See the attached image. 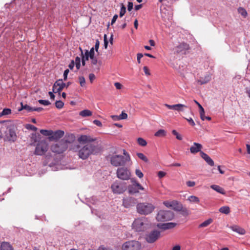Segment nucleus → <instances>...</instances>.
Here are the masks:
<instances>
[{
	"instance_id": "nucleus-1",
	"label": "nucleus",
	"mask_w": 250,
	"mask_h": 250,
	"mask_svg": "<svg viewBox=\"0 0 250 250\" xmlns=\"http://www.w3.org/2000/svg\"><path fill=\"white\" fill-rule=\"evenodd\" d=\"M123 154L124 155L119 154L116 152H112L108 154L106 159L113 167L125 166L131 161V158L129 154L125 149H123Z\"/></svg>"
},
{
	"instance_id": "nucleus-2",
	"label": "nucleus",
	"mask_w": 250,
	"mask_h": 250,
	"mask_svg": "<svg viewBox=\"0 0 250 250\" xmlns=\"http://www.w3.org/2000/svg\"><path fill=\"white\" fill-rule=\"evenodd\" d=\"M3 124L2 128L6 129L4 131L5 138L9 141L15 142L17 138L16 125L11 121L3 122Z\"/></svg>"
},
{
	"instance_id": "nucleus-3",
	"label": "nucleus",
	"mask_w": 250,
	"mask_h": 250,
	"mask_svg": "<svg viewBox=\"0 0 250 250\" xmlns=\"http://www.w3.org/2000/svg\"><path fill=\"white\" fill-rule=\"evenodd\" d=\"M70 140H62L58 143L52 145L51 146V150L52 152L60 154L65 151L68 148V143H71L75 140V136L73 134L68 135Z\"/></svg>"
},
{
	"instance_id": "nucleus-4",
	"label": "nucleus",
	"mask_w": 250,
	"mask_h": 250,
	"mask_svg": "<svg viewBox=\"0 0 250 250\" xmlns=\"http://www.w3.org/2000/svg\"><path fill=\"white\" fill-rule=\"evenodd\" d=\"M151 226L150 223L146 217H140L135 219L132 224V228L135 231H145Z\"/></svg>"
},
{
	"instance_id": "nucleus-5",
	"label": "nucleus",
	"mask_w": 250,
	"mask_h": 250,
	"mask_svg": "<svg viewBox=\"0 0 250 250\" xmlns=\"http://www.w3.org/2000/svg\"><path fill=\"white\" fill-rule=\"evenodd\" d=\"M96 146L91 144H87L80 148L78 151L79 158L85 160L90 155L96 153Z\"/></svg>"
},
{
	"instance_id": "nucleus-6",
	"label": "nucleus",
	"mask_w": 250,
	"mask_h": 250,
	"mask_svg": "<svg viewBox=\"0 0 250 250\" xmlns=\"http://www.w3.org/2000/svg\"><path fill=\"white\" fill-rule=\"evenodd\" d=\"M155 208V206L152 204L149 203H140L136 206L137 212L141 215L150 214Z\"/></svg>"
},
{
	"instance_id": "nucleus-7",
	"label": "nucleus",
	"mask_w": 250,
	"mask_h": 250,
	"mask_svg": "<svg viewBox=\"0 0 250 250\" xmlns=\"http://www.w3.org/2000/svg\"><path fill=\"white\" fill-rule=\"evenodd\" d=\"M117 178L122 180H128L130 179L131 173L130 170L124 166L118 167L116 170Z\"/></svg>"
},
{
	"instance_id": "nucleus-8",
	"label": "nucleus",
	"mask_w": 250,
	"mask_h": 250,
	"mask_svg": "<svg viewBox=\"0 0 250 250\" xmlns=\"http://www.w3.org/2000/svg\"><path fill=\"white\" fill-rule=\"evenodd\" d=\"M174 213L171 211L160 210L157 213L156 219L158 221L165 222L172 220Z\"/></svg>"
},
{
	"instance_id": "nucleus-9",
	"label": "nucleus",
	"mask_w": 250,
	"mask_h": 250,
	"mask_svg": "<svg viewBox=\"0 0 250 250\" xmlns=\"http://www.w3.org/2000/svg\"><path fill=\"white\" fill-rule=\"evenodd\" d=\"M189 49V45L184 42L178 43L172 48L174 55H183Z\"/></svg>"
},
{
	"instance_id": "nucleus-10",
	"label": "nucleus",
	"mask_w": 250,
	"mask_h": 250,
	"mask_svg": "<svg viewBox=\"0 0 250 250\" xmlns=\"http://www.w3.org/2000/svg\"><path fill=\"white\" fill-rule=\"evenodd\" d=\"M141 248L140 243L135 240L127 241L122 246L123 250H140Z\"/></svg>"
},
{
	"instance_id": "nucleus-11",
	"label": "nucleus",
	"mask_w": 250,
	"mask_h": 250,
	"mask_svg": "<svg viewBox=\"0 0 250 250\" xmlns=\"http://www.w3.org/2000/svg\"><path fill=\"white\" fill-rule=\"evenodd\" d=\"M48 149V144L46 141L42 140L37 144L34 154L37 155L42 156L47 151Z\"/></svg>"
},
{
	"instance_id": "nucleus-12",
	"label": "nucleus",
	"mask_w": 250,
	"mask_h": 250,
	"mask_svg": "<svg viewBox=\"0 0 250 250\" xmlns=\"http://www.w3.org/2000/svg\"><path fill=\"white\" fill-rule=\"evenodd\" d=\"M112 191L116 194H121L126 189V185L125 183L114 182L111 186Z\"/></svg>"
},
{
	"instance_id": "nucleus-13",
	"label": "nucleus",
	"mask_w": 250,
	"mask_h": 250,
	"mask_svg": "<svg viewBox=\"0 0 250 250\" xmlns=\"http://www.w3.org/2000/svg\"><path fill=\"white\" fill-rule=\"evenodd\" d=\"M160 236V231L155 230L151 231L146 237V241L149 243L156 241Z\"/></svg>"
},
{
	"instance_id": "nucleus-14",
	"label": "nucleus",
	"mask_w": 250,
	"mask_h": 250,
	"mask_svg": "<svg viewBox=\"0 0 250 250\" xmlns=\"http://www.w3.org/2000/svg\"><path fill=\"white\" fill-rule=\"evenodd\" d=\"M163 204L167 208H171L177 211L180 210L182 207L179 203L176 201H172L171 202L166 201L163 202Z\"/></svg>"
},
{
	"instance_id": "nucleus-15",
	"label": "nucleus",
	"mask_w": 250,
	"mask_h": 250,
	"mask_svg": "<svg viewBox=\"0 0 250 250\" xmlns=\"http://www.w3.org/2000/svg\"><path fill=\"white\" fill-rule=\"evenodd\" d=\"M65 87V83L62 82V79L57 81L54 84L53 91L54 93H59Z\"/></svg>"
},
{
	"instance_id": "nucleus-16",
	"label": "nucleus",
	"mask_w": 250,
	"mask_h": 250,
	"mask_svg": "<svg viewBox=\"0 0 250 250\" xmlns=\"http://www.w3.org/2000/svg\"><path fill=\"white\" fill-rule=\"evenodd\" d=\"M51 136L49 138L50 141H57L63 137L64 132L62 130H58L56 131H52Z\"/></svg>"
},
{
	"instance_id": "nucleus-17",
	"label": "nucleus",
	"mask_w": 250,
	"mask_h": 250,
	"mask_svg": "<svg viewBox=\"0 0 250 250\" xmlns=\"http://www.w3.org/2000/svg\"><path fill=\"white\" fill-rule=\"evenodd\" d=\"M144 190V188L139 183H135L134 185H131L128 187V191L130 193H137L139 190Z\"/></svg>"
},
{
	"instance_id": "nucleus-18",
	"label": "nucleus",
	"mask_w": 250,
	"mask_h": 250,
	"mask_svg": "<svg viewBox=\"0 0 250 250\" xmlns=\"http://www.w3.org/2000/svg\"><path fill=\"white\" fill-rule=\"evenodd\" d=\"M165 106L167 107L169 109H172L174 110L177 111L178 112L183 111L184 108L187 107V106L184 104H178L173 105H169L168 104H165Z\"/></svg>"
},
{
	"instance_id": "nucleus-19",
	"label": "nucleus",
	"mask_w": 250,
	"mask_h": 250,
	"mask_svg": "<svg viewBox=\"0 0 250 250\" xmlns=\"http://www.w3.org/2000/svg\"><path fill=\"white\" fill-rule=\"evenodd\" d=\"M202 148L203 146L201 144L194 142L190 148V151L192 154L200 153Z\"/></svg>"
},
{
	"instance_id": "nucleus-20",
	"label": "nucleus",
	"mask_w": 250,
	"mask_h": 250,
	"mask_svg": "<svg viewBox=\"0 0 250 250\" xmlns=\"http://www.w3.org/2000/svg\"><path fill=\"white\" fill-rule=\"evenodd\" d=\"M135 199L132 197H128L124 199L123 202V205L125 208H129L135 204Z\"/></svg>"
},
{
	"instance_id": "nucleus-21",
	"label": "nucleus",
	"mask_w": 250,
	"mask_h": 250,
	"mask_svg": "<svg viewBox=\"0 0 250 250\" xmlns=\"http://www.w3.org/2000/svg\"><path fill=\"white\" fill-rule=\"evenodd\" d=\"M176 226V224L174 223H167L164 224H158L157 227L162 229L166 230L174 228Z\"/></svg>"
},
{
	"instance_id": "nucleus-22",
	"label": "nucleus",
	"mask_w": 250,
	"mask_h": 250,
	"mask_svg": "<svg viewBox=\"0 0 250 250\" xmlns=\"http://www.w3.org/2000/svg\"><path fill=\"white\" fill-rule=\"evenodd\" d=\"M78 141L80 143H86L93 142L95 141V139L92 138L90 136L83 135L80 136L78 138Z\"/></svg>"
},
{
	"instance_id": "nucleus-23",
	"label": "nucleus",
	"mask_w": 250,
	"mask_h": 250,
	"mask_svg": "<svg viewBox=\"0 0 250 250\" xmlns=\"http://www.w3.org/2000/svg\"><path fill=\"white\" fill-rule=\"evenodd\" d=\"M201 157L210 166H213L214 165L213 161L206 153L203 151L200 152Z\"/></svg>"
},
{
	"instance_id": "nucleus-24",
	"label": "nucleus",
	"mask_w": 250,
	"mask_h": 250,
	"mask_svg": "<svg viewBox=\"0 0 250 250\" xmlns=\"http://www.w3.org/2000/svg\"><path fill=\"white\" fill-rule=\"evenodd\" d=\"M211 80V77L209 75H206L203 77H201L199 80L197 81L198 84L200 85L204 84Z\"/></svg>"
},
{
	"instance_id": "nucleus-25",
	"label": "nucleus",
	"mask_w": 250,
	"mask_h": 250,
	"mask_svg": "<svg viewBox=\"0 0 250 250\" xmlns=\"http://www.w3.org/2000/svg\"><path fill=\"white\" fill-rule=\"evenodd\" d=\"M210 188L216 191V192L221 193L223 195H225L226 192L223 188L216 185H212L210 186Z\"/></svg>"
},
{
	"instance_id": "nucleus-26",
	"label": "nucleus",
	"mask_w": 250,
	"mask_h": 250,
	"mask_svg": "<svg viewBox=\"0 0 250 250\" xmlns=\"http://www.w3.org/2000/svg\"><path fill=\"white\" fill-rule=\"evenodd\" d=\"M1 250H14L11 245L8 242H2L0 246Z\"/></svg>"
},
{
	"instance_id": "nucleus-27",
	"label": "nucleus",
	"mask_w": 250,
	"mask_h": 250,
	"mask_svg": "<svg viewBox=\"0 0 250 250\" xmlns=\"http://www.w3.org/2000/svg\"><path fill=\"white\" fill-rule=\"evenodd\" d=\"M230 228L233 231L236 232L240 234H244L245 233V229L237 226H231Z\"/></svg>"
},
{
	"instance_id": "nucleus-28",
	"label": "nucleus",
	"mask_w": 250,
	"mask_h": 250,
	"mask_svg": "<svg viewBox=\"0 0 250 250\" xmlns=\"http://www.w3.org/2000/svg\"><path fill=\"white\" fill-rule=\"evenodd\" d=\"M195 103L198 105L199 110H200V118L202 120H205V110L202 106L196 100H194Z\"/></svg>"
},
{
	"instance_id": "nucleus-29",
	"label": "nucleus",
	"mask_w": 250,
	"mask_h": 250,
	"mask_svg": "<svg viewBox=\"0 0 250 250\" xmlns=\"http://www.w3.org/2000/svg\"><path fill=\"white\" fill-rule=\"evenodd\" d=\"M92 114V112L88 109L81 111L79 113V115L83 117L90 116Z\"/></svg>"
},
{
	"instance_id": "nucleus-30",
	"label": "nucleus",
	"mask_w": 250,
	"mask_h": 250,
	"mask_svg": "<svg viewBox=\"0 0 250 250\" xmlns=\"http://www.w3.org/2000/svg\"><path fill=\"white\" fill-rule=\"evenodd\" d=\"M212 221H213V220L212 219H211V218L208 219V220L205 221L202 223L200 224V225L199 226V228H200L207 227L209 225H210L212 222Z\"/></svg>"
},
{
	"instance_id": "nucleus-31",
	"label": "nucleus",
	"mask_w": 250,
	"mask_h": 250,
	"mask_svg": "<svg viewBox=\"0 0 250 250\" xmlns=\"http://www.w3.org/2000/svg\"><path fill=\"white\" fill-rule=\"evenodd\" d=\"M21 107L19 109V111H21L22 110L25 109L28 112L32 111V107H30L27 104H23L22 103H21Z\"/></svg>"
},
{
	"instance_id": "nucleus-32",
	"label": "nucleus",
	"mask_w": 250,
	"mask_h": 250,
	"mask_svg": "<svg viewBox=\"0 0 250 250\" xmlns=\"http://www.w3.org/2000/svg\"><path fill=\"white\" fill-rule=\"evenodd\" d=\"M219 211L222 213L228 214L230 212V208L228 206H223L219 208Z\"/></svg>"
},
{
	"instance_id": "nucleus-33",
	"label": "nucleus",
	"mask_w": 250,
	"mask_h": 250,
	"mask_svg": "<svg viewBox=\"0 0 250 250\" xmlns=\"http://www.w3.org/2000/svg\"><path fill=\"white\" fill-rule=\"evenodd\" d=\"M52 130L41 129L40 130V132L43 135L48 136L49 138L52 134Z\"/></svg>"
},
{
	"instance_id": "nucleus-34",
	"label": "nucleus",
	"mask_w": 250,
	"mask_h": 250,
	"mask_svg": "<svg viewBox=\"0 0 250 250\" xmlns=\"http://www.w3.org/2000/svg\"><path fill=\"white\" fill-rule=\"evenodd\" d=\"M188 200L192 203H198L200 202L199 198L195 196L191 195L188 197Z\"/></svg>"
},
{
	"instance_id": "nucleus-35",
	"label": "nucleus",
	"mask_w": 250,
	"mask_h": 250,
	"mask_svg": "<svg viewBox=\"0 0 250 250\" xmlns=\"http://www.w3.org/2000/svg\"><path fill=\"white\" fill-rule=\"evenodd\" d=\"M137 156L142 161L145 162L147 163L148 162V160L147 158L142 153L138 152L136 153Z\"/></svg>"
},
{
	"instance_id": "nucleus-36",
	"label": "nucleus",
	"mask_w": 250,
	"mask_h": 250,
	"mask_svg": "<svg viewBox=\"0 0 250 250\" xmlns=\"http://www.w3.org/2000/svg\"><path fill=\"white\" fill-rule=\"evenodd\" d=\"M11 113V110L9 108H4L0 113V117L3 116L8 115Z\"/></svg>"
},
{
	"instance_id": "nucleus-37",
	"label": "nucleus",
	"mask_w": 250,
	"mask_h": 250,
	"mask_svg": "<svg viewBox=\"0 0 250 250\" xmlns=\"http://www.w3.org/2000/svg\"><path fill=\"white\" fill-rule=\"evenodd\" d=\"M166 135V132L164 129H160L155 133V136L157 137H163Z\"/></svg>"
},
{
	"instance_id": "nucleus-38",
	"label": "nucleus",
	"mask_w": 250,
	"mask_h": 250,
	"mask_svg": "<svg viewBox=\"0 0 250 250\" xmlns=\"http://www.w3.org/2000/svg\"><path fill=\"white\" fill-rule=\"evenodd\" d=\"M137 143L142 146H145L147 145L146 141L144 139L141 137L137 139Z\"/></svg>"
},
{
	"instance_id": "nucleus-39",
	"label": "nucleus",
	"mask_w": 250,
	"mask_h": 250,
	"mask_svg": "<svg viewBox=\"0 0 250 250\" xmlns=\"http://www.w3.org/2000/svg\"><path fill=\"white\" fill-rule=\"evenodd\" d=\"M172 133L175 136L177 139L179 140H182L183 138L181 135H180L178 132H177L175 130H173L172 131Z\"/></svg>"
},
{
	"instance_id": "nucleus-40",
	"label": "nucleus",
	"mask_w": 250,
	"mask_h": 250,
	"mask_svg": "<svg viewBox=\"0 0 250 250\" xmlns=\"http://www.w3.org/2000/svg\"><path fill=\"white\" fill-rule=\"evenodd\" d=\"M126 12V8L123 4H122L120 12V17H122Z\"/></svg>"
},
{
	"instance_id": "nucleus-41",
	"label": "nucleus",
	"mask_w": 250,
	"mask_h": 250,
	"mask_svg": "<svg viewBox=\"0 0 250 250\" xmlns=\"http://www.w3.org/2000/svg\"><path fill=\"white\" fill-rule=\"evenodd\" d=\"M64 103L61 101H57L55 103V106L57 108L61 109L63 107Z\"/></svg>"
},
{
	"instance_id": "nucleus-42",
	"label": "nucleus",
	"mask_w": 250,
	"mask_h": 250,
	"mask_svg": "<svg viewBox=\"0 0 250 250\" xmlns=\"http://www.w3.org/2000/svg\"><path fill=\"white\" fill-rule=\"evenodd\" d=\"M79 81L80 84L81 86L83 87L85 86V78L83 76H80L79 77Z\"/></svg>"
},
{
	"instance_id": "nucleus-43",
	"label": "nucleus",
	"mask_w": 250,
	"mask_h": 250,
	"mask_svg": "<svg viewBox=\"0 0 250 250\" xmlns=\"http://www.w3.org/2000/svg\"><path fill=\"white\" fill-rule=\"evenodd\" d=\"M25 128L27 129L32 130H34V131H36L37 130V128L36 126H35L31 124H26L25 125Z\"/></svg>"
},
{
	"instance_id": "nucleus-44",
	"label": "nucleus",
	"mask_w": 250,
	"mask_h": 250,
	"mask_svg": "<svg viewBox=\"0 0 250 250\" xmlns=\"http://www.w3.org/2000/svg\"><path fill=\"white\" fill-rule=\"evenodd\" d=\"M135 174L139 178H142L144 176V174L139 169H136L135 171Z\"/></svg>"
},
{
	"instance_id": "nucleus-45",
	"label": "nucleus",
	"mask_w": 250,
	"mask_h": 250,
	"mask_svg": "<svg viewBox=\"0 0 250 250\" xmlns=\"http://www.w3.org/2000/svg\"><path fill=\"white\" fill-rule=\"evenodd\" d=\"M38 102L44 105H48L50 104V102L48 100H39Z\"/></svg>"
},
{
	"instance_id": "nucleus-46",
	"label": "nucleus",
	"mask_w": 250,
	"mask_h": 250,
	"mask_svg": "<svg viewBox=\"0 0 250 250\" xmlns=\"http://www.w3.org/2000/svg\"><path fill=\"white\" fill-rule=\"evenodd\" d=\"M82 59H83L84 61H87L89 59V57L88 56V50H86L84 53V54H83L82 55Z\"/></svg>"
},
{
	"instance_id": "nucleus-47",
	"label": "nucleus",
	"mask_w": 250,
	"mask_h": 250,
	"mask_svg": "<svg viewBox=\"0 0 250 250\" xmlns=\"http://www.w3.org/2000/svg\"><path fill=\"white\" fill-rule=\"evenodd\" d=\"M119 116L120 120L126 119L127 118V114L124 112Z\"/></svg>"
},
{
	"instance_id": "nucleus-48",
	"label": "nucleus",
	"mask_w": 250,
	"mask_h": 250,
	"mask_svg": "<svg viewBox=\"0 0 250 250\" xmlns=\"http://www.w3.org/2000/svg\"><path fill=\"white\" fill-rule=\"evenodd\" d=\"M186 184L188 187H193L195 185V182L194 181H188L186 182Z\"/></svg>"
},
{
	"instance_id": "nucleus-49",
	"label": "nucleus",
	"mask_w": 250,
	"mask_h": 250,
	"mask_svg": "<svg viewBox=\"0 0 250 250\" xmlns=\"http://www.w3.org/2000/svg\"><path fill=\"white\" fill-rule=\"evenodd\" d=\"M166 172L163 171H159L158 172V176L160 178H162L164 177L166 175Z\"/></svg>"
},
{
	"instance_id": "nucleus-50",
	"label": "nucleus",
	"mask_w": 250,
	"mask_h": 250,
	"mask_svg": "<svg viewBox=\"0 0 250 250\" xmlns=\"http://www.w3.org/2000/svg\"><path fill=\"white\" fill-rule=\"evenodd\" d=\"M239 12L241 13V15L244 16H246L247 15V11L244 10L243 8H240L239 9Z\"/></svg>"
},
{
	"instance_id": "nucleus-51",
	"label": "nucleus",
	"mask_w": 250,
	"mask_h": 250,
	"mask_svg": "<svg viewBox=\"0 0 250 250\" xmlns=\"http://www.w3.org/2000/svg\"><path fill=\"white\" fill-rule=\"evenodd\" d=\"M108 43V42L106 38V35L105 34L104 35V46L105 49L107 48Z\"/></svg>"
},
{
	"instance_id": "nucleus-52",
	"label": "nucleus",
	"mask_w": 250,
	"mask_h": 250,
	"mask_svg": "<svg viewBox=\"0 0 250 250\" xmlns=\"http://www.w3.org/2000/svg\"><path fill=\"white\" fill-rule=\"evenodd\" d=\"M143 70L145 72V73L146 75H150V73L149 72V70L148 69V68L146 67V66H144L143 67Z\"/></svg>"
},
{
	"instance_id": "nucleus-53",
	"label": "nucleus",
	"mask_w": 250,
	"mask_h": 250,
	"mask_svg": "<svg viewBox=\"0 0 250 250\" xmlns=\"http://www.w3.org/2000/svg\"><path fill=\"white\" fill-rule=\"evenodd\" d=\"M99 46H100V42L98 40H96L95 44V49L96 52L98 51Z\"/></svg>"
},
{
	"instance_id": "nucleus-54",
	"label": "nucleus",
	"mask_w": 250,
	"mask_h": 250,
	"mask_svg": "<svg viewBox=\"0 0 250 250\" xmlns=\"http://www.w3.org/2000/svg\"><path fill=\"white\" fill-rule=\"evenodd\" d=\"M143 57V55L142 53L137 54V62L139 63L141 62V59Z\"/></svg>"
},
{
	"instance_id": "nucleus-55",
	"label": "nucleus",
	"mask_w": 250,
	"mask_h": 250,
	"mask_svg": "<svg viewBox=\"0 0 250 250\" xmlns=\"http://www.w3.org/2000/svg\"><path fill=\"white\" fill-rule=\"evenodd\" d=\"M69 72V69H66L64 71V73H63V78H64V81L66 80L67 78V75H68Z\"/></svg>"
},
{
	"instance_id": "nucleus-56",
	"label": "nucleus",
	"mask_w": 250,
	"mask_h": 250,
	"mask_svg": "<svg viewBox=\"0 0 250 250\" xmlns=\"http://www.w3.org/2000/svg\"><path fill=\"white\" fill-rule=\"evenodd\" d=\"M186 119L188 121V122L189 123V124L190 125H191L192 126H194L195 125V124L192 118H190L189 119Z\"/></svg>"
},
{
	"instance_id": "nucleus-57",
	"label": "nucleus",
	"mask_w": 250,
	"mask_h": 250,
	"mask_svg": "<svg viewBox=\"0 0 250 250\" xmlns=\"http://www.w3.org/2000/svg\"><path fill=\"white\" fill-rule=\"evenodd\" d=\"M89 79L90 82L92 83L93 80L95 79V76L94 74L91 73L89 75Z\"/></svg>"
},
{
	"instance_id": "nucleus-58",
	"label": "nucleus",
	"mask_w": 250,
	"mask_h": 250,
	"mask_svg": "<svg viewBox=\"0 0 250 250\" xmlns=\"http://www.w3.org/2000/svg\"><path fill=\"white\" fill-rule=\"evenodd\" d=\"M133 3L132 2H128L127 5V10L130 11L133 8Z\"/></svg>"
},
{
	"instance_id": "nucleus-59",
	"label": "nucleus",
	"mask_w": 250,
	"mask_h": 250,
	"mask_svg": "<svg viewBox=\"0 0 250 250\" xmlns=\"http://www.w3.org/2000/svg\"><path fill=\"white\" fill-rule=\"evenodd\" d=\"M93 123L98 126H102V123L99 120H94Z\"/></svg>"
},
{
	"instance_id": "nucleus-60",
	"label": "nucleus",
	"mask_w": 250,
	"mask_h": 250,
	"mask_svg": "<svg viewBox=\"0 0 250 250\" xmlns=\"http://www.w3.org/2000/svg\"><path fill=\"white\" fill-rule=\"evenodd\" d=\"M118 15L116 14L113 16V17L111 20V25H113L115 22V21H116V20L118 18Z\"/></svg>"
},
{
	"instance_id": "nucleus-61",
	"label": "nucleus",
	"mask_w": 250,
	"mask_h": 250,
	"mask_svg": "<svg viewBox=\"0 0 250 250\" xmlns=\"http://www.w3.org/2000/svg\"><path fill=\"white\" fill-rule=\"evenodd\" d=\"M114 85L117 89H121L122 87V84L119 83H115Z\"/></svg>"
},
{
	"instance_id": "nucleus-62",
	"label": "nucleus",
	"mask_w": 250,
	"mask_h": 250,
	"mask_svg": "<svg viewBox=\"0 0 250 250\" xmlns=\"http://www.w3.org/2000/svg\"><path fill=\"white\" fill-rule=\"evenodd\" d=\"M74 65H75V62H74V61L72 60V61H71V62L69 63L68 67L71 70H72L74 68Z\"/></svg>"
},
{
	"instance_id": "nucleus-63",
	"label": "nucleus",
	"mask_w": 250,
	"mask_h": 250,
	"mask_svg": "<svg viewBox=\"0 0 250 250\" xmlns=\"http://www.w3.org/2000/svg\"><path fill=\"white\" fill-rule=\"evenodd\" d=\"M92 64L96 65L97 63V59L96 58L90 59Z\"/></svg>"
},
{
	"instance_id": "nucleus-64",
	"label": "nucleus",
	"mask_w": 250,
	"mask_h": 250,
	"mask_svg": "<svg viewBox=\"0 0 250 250\" xmlns=\"http://www.w3.org/2000/svg\"><path fill=\"white\" fill-rule=\"evenodd\" d=\"M111 117L114 121L120 120L119 116L118 115H112Z\"/></svg>"
}]
</instances>
